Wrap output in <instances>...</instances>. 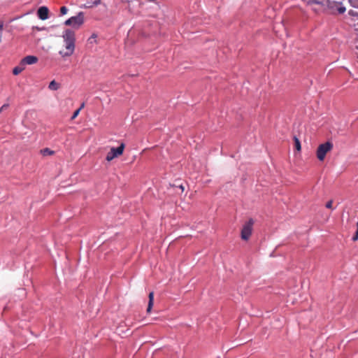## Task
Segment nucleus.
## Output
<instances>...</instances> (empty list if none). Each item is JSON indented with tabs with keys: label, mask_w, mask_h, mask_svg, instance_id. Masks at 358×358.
Returning <instances> with one entry per match:
<instances>
[{
	"label": "nucleus",
	"mask_w": 358,
	"mask_h": 358,
	"mask_svg": "<svg viewBox=\"0 0 358 358\" xmlns=\"http://www.w3.org/2000/svg\"><path fill=\"white\" fill-rule=\"evenodd\" d=\"M63 38L66 51L64 52L61 50L59 53L63 57L71 56L75 49V33L71 29H66L64 33Z\"/></svg>",
	"instance_id": "obj_1"
},
{
	"label": "nucleus",
	"mask_w": 358,
	"mask_h": 358,
	"mask_svg": "<svg viewBox=\"0 0 358 358\" xmlns=\"http://www.w3.org/2000/svg\"><path fill=\"white\" fill-rule=\"evenodd\" d=\"M84 23V13L79 12L77 15L71 17L64 22L66 26H71L74 29H78Z\"/></svg>",
	"instance_id": "obj_2"
},
{
	"label": "nucleus",
	"mask_w": 358,
	"mask_h": 358,
	"mask_svg": "<svg viewBox=\"0 0 358 358\" xmlns=\"http://www.w3.org/2000/svg\"><path fill=\"white\" fill-rule=\"evenodd\" d=\"M333 148V143L327 141L324 143L320 144L316 152L317 157L320 161H324L325 156L328 152H329Z\"/></svg>",
	"instance_id": "obj_3"
},
{
	"label": "nucleus",
	"mask_w": 358,
	"mask_h": 358,
	"mask_svg": "<svg viewBox=\"0 0 358 358\" xmlns=\"http://www.w3.org/2000/svg\"><path fill=\"white\" fill-rule=\"evenodd\" d=\"M254 221L252 219H250L247 222L244 224L241 229V238L245 241H248L252 234V226Z\"/></svg>",
	"instance_id": "obj_4"
},
{
	"label": "nucleus",
	"mask_w": 358,
	"mask_h": 358,
	"mask_svg": "<svg viewBox=\"0 0 358 358\" xmlns=\"http://www.w3.org/2000/svg\"><path fill=\"white\" fill-rule=\"evenodd\" d=\"M124 148V144L121 143L120 146L117 148H112L108 152L106 159L108 162H110L113 160L114 158L118 157L119 155H121L123 153Z\"/></svg>",
	"instance_id": "obj_5"
},
{
	"label": "nucleus",
	"mask_w": 358,
	"mask_h": 358,
	"mask_svg": "<svg viewBox=\"0 0 358 358\" xmlns=\"http://www.w3.org/2000/svg\"><path fill=\"white\" fill-rule=\"evenodd\" d=\"M38 62V57L34 55H28L24 57L20 62L22 66H25L27 64L31 65L34 64Z\"/></svg>",
	"instance_id": "obj_6"
},
{
	"label": "nucleus",
	"mask_w": 358,
	"mask_h": 358,
	"mask_svg": "<svg viewBox=\"0 0 358 358\" xmlns=\"http://www.w3.org/2000/svg\"><path fill=\"white\" fill-rule=\"evenodd\" d=\"M48 8L46 6H41L37 10V15L41 20H45L48 18Z\"/></svg>",
	"instance_id": "obj_7"
},
{
	"label": "nucleus",
	"mask_w": 358,
	"mask_h": 358,
	"mask_svg": "<svg viewBox=\"0 0 358 358\" xmlns=\"http://www.w3.org/2000/svg\"><path fill=\"white\" fill-rule=\"evenodd\" d=\"M101 3V0H95V1H87L85 4L81 6V8H92L94 6H97Z\"/></svg>",
	"instance_id": "obj_8"
},
{
	"label": "nucleus",
	"mask_w": 358,
	"mask_h": 358,
	"mask_svg": "<svg viewBox=\"0 0 358 358\" xmlns=\"http://www.w3.org/2000/svg\"><path fill=\"white\" fill-rule=\"evenodd\" d=\"M148 297H149V301H148L147 312L150 313L151 309H152V306H153V301H154V293H153V292H150Z\"/></svg>",
	"instance_id": "obj_9"
},
{
	"label": "nucleus",
	"mask_w": 358,
	"mask_h": 358,
	"mask_svg": "<svg viewBox=\"0 0 358 358\" xmlns=\"http://www.w3.org/2000/svg\"><path fill=\"white\" fill-rule=\"evenodd\" d=\"M48 88L53 91L57 90L59 88V84L53 80L50 83Z\"/></svg>",
	"instance_id": "obj_10"
},
{
	"label": "nucleus",
	"mask_w": 358,
	"mask_h": 358,
	"mask_svg": "<svg viewBox=\"0 0 358 358\" xmlns=\"http://www.w3.org/2000/svg\"><path fill=\"white\" fill-rule=\"evenodd\" d=\"M24 69V66H22L21 64H20V66H15L13 69V73L14 75H18L19 73H20Z\"/></svg>",
	"instance_id": "obj_11"
},
{
	"label": "nucleus",
	"mask_w": 358,
	"mask_h": 358,
	"mask_svg": "<svg viewBox=\"0 0 358 358\" xmlns=\"http://www.w3.org/2000/svg\"><path fill=\"white\" fill-rule=\"evenodd\" d=\"M41 153L43 155V156H47V155H52L54 154V151L49 149V148H44V149H42L41 150Z\"/></svg>",
	"instance_id": "obj_12"
},
{
	"label": "nucleus",
	"mask_w": 358,
	"mask_h": 358,
	"mask_svg": "<svg viewBox=\"0 0 358 358\" xmlns=\"http://www.w3.org/2000/svg\"><path fill=\"white\" fill-rule=\"evenodd\" d=\"M294 144H295L296 149L298 151H300L301 149V142H300L299 139L296 136H294Z\"/></svg>",
	"instance_id": "obj_13"
},
{
	"label": "nucleus",
	"mask_w": 358,
	"mask_h": 358,
	"mask_svg": "<svg viewBox=\"0 0 358 358\" xmlns=\"http://www.w3.org/2000/svg\"><path fill=\"white\" fill-rule=\"evenodd\" d=\"M349 14L352 16L355 20H358V11L357 10H350Z\"/></svg>",
	"instance_id": "obj_14"
},
{
	"label": "nucleus",
	"mask_w": 358,
	"mask_h": 358,
	"mask_svg": "<svg viewBox=\"0 0 358 358\" xmlns=\"http://www.w3.org/2000/svg\"><path fill=\"white\" fill-rule=\"evenodd\" d=\"M67 11H68V8L66 7V6H62L60 8V13L61 14L63 15H65L67 13Z\"/></svg>",
	"instance_id": "obj_15"
},
{
	"label": "nucleus",
	"mask_w": 358,
	"mask_h": 358,
	"mask_svg": "<svg viewBox=\"0 0 358 358\" xmlns=\"http://www.w3.org/2000/svg\"><path fill=\"white\" fill-rule=\"evenodd\" d=\"M337 10H338V13L342 14V13H345V10H346V9H345V7H344V6H340L338 8V9H337Z\"/></svg>",
	"instance_id": "obj_16"
},
{
	"label": "nucleus",
	"mask_w": 358,
	"mask_h": 358,
	"mask_svg": "<svg viewBox=\"0 0 358 358\" xmlns=\"http://www.w3.org/2000/svg\"><path fill=\"white\" fill-rule=\"evenodd\" d=\"M80 111V108H78L76 110H75L73 114V115H72V117H71V120L75 119L78 115Z\"/></svg>",
	"instance_id": "obj_17"
},
{
	"label": "nucleus",
	"mask_w": 358,
	"mask_h": 358,
	"mask_svg": "<svg viewBox=\"0 0 358 358\" xmlns=\"http://www.w3.org/2000/svg\"><path fill=\"white\" fill-rule=\"evenodd\" d=\"M352 240L353 241L358 240V222H357V231H356L355 234L352 237Z\"/></svg>",
	"instance_id": "obj_18"
},
{
	"label": "nucleus",
	"mask_w": 358,
	"mask_h": 358,
	"mask_svg": "<svg viewBox=\"0 0 358 358\" xmlns=\"http://www.w3.org/2000/svg\"><path fill=\"white\" fill-rule=\"evenodd\" d=\"M9 107L8 103H4L1 108H0V113H2L4 110L7 109Z\"/></svg>",
	"instance_id": "obj_19"
},
{
	"label": "nucleus",
	"mask_w": 358,
	"mask_h": 358,
	"mask_svg": "<svg viewBox=\"0 0 358 358\" xmlns=\"http://www.w3.org/2000/svg\"><path fill=\"white\" fill-rule=\"evenodd\" d=\"M332 203H333V201H329L326 203V208H332Z\"/></svg>",
	"instance_id": "obj_20"
},
{
	"label": "nucleus",
	"mask_w": 358,
	"mask_h": 358,
	"mask_svg": "<svg viewBox=\"0 0 358 358\" xmlns=\"http://www.w3.org/2000/svg\"><path fill=\"white\" fill-rule=\"evenodd\" d=\"M313 3L315 4H322L323 2V0H311Z\"/></svg>",
	"instance_id": "obj_21"
},
{
	"label": "nucleus",
	"mask_w": 358,
	"mask_h": 358,
	"mask_svg": "<svg viewBox=\"0 0 358 358\" xmlns=\"http://www.w3.org/2000/svg\"><path fill=\"white\" fill-rule=\"evenodd\" d=\"M179 188H180V189H181L182 192H183V191H184V189H185V188H184V187H183V185H180L179 186Z\"/></svg>",
	"instance_id": "obj_22"
},
{
	"label": "nucleus",
	"mask_w": 358,
	"mask_h": 358,
	"mask_svg": "<svg viewBox=\"0 0 358 358\" xmlns=\"http://www.w3.org/2000/svg\"><path fill=\"white\" fill-rule=\"evenodd\" d=\"M84 106H85V103H83L79 108H80V110H81L83 108H84Z\"/></svg>",
	"instance_id": "obj_23"
},
{
	"label": "nucleus",
	"mask_w": 358,
	"mask_h": 358,
	"mask_svg": "<svg viewBox=\"0 0 358 358\" xmlns=\"http://www.w3.org/2000/svg\"><path fill=\"white\" fill-rule=\"evenodd\" d=\"M3 29V24H0V30Z\"/></svg>",
	"instance_id": "obj_24"
},
{
	"label": "nucleus",
	"mask_w": 358,
	"mask_h": 358,
	"mask_svg": "<svg viewBox=\"0 0 358 358\" xmlns=\"http://www.w3.org/2000/svg\"><path fill=\"white\" fill-rule=\"evenodd\" d=\"M92 37L95 38V37H96V36L95 34H92Z\"/></svg>",
	"instance_id": "obj_25"
},
{
	"label": "nucleus",
	"mask_w": 358,
	"mask_h": 358,
	"mask_svg": "<svg viewBox=\"0 0 358 358\" xmlns=\"http://www.w3.org/2000/svg\"><path fill=\"white\" fill-rule=\"evenodd\" d=\"M2 38L1 36H0V43L1 42Z\"/></svg>",
	"instance_id": "obj_26"
},
{
	"label": "nucleus",
	"mask_w": 358,
	"mask_h": 358,
	"mask_svg": "<svg viewBox=\"0 0 358 358\" xmlns=\"http://www.w3.org/2000/svg\"><path fill=\"white\" fill-rule=\"evenodd\" d=\"M357 58H358V53H357Z\"/></svg>",
	"instance_id": "obj_27"
}]
</instances>
